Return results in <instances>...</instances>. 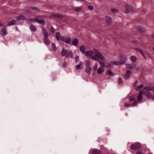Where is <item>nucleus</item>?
I'll use <instances>...</instances> for the list:
<instances>
[{
    "label": "nucleus",
    "instance_id": "nucleus-24",
    "mask_svg": "<svg viewBox=\"0 0 154 154\" xmlns=\"http://www.w3.org/2000/svg\"><path fill=\"white\" fill-rule=\"evenodd\" d=\"M74 11L77 12L82 11V9L80 7H75L73 9Z\"/></svg>",
    "mask_w": 154,
    "mask_h": 154
},
{
    "label": "nucleus",
    "instance_id": "nucleus-10",
    "mask_svg": "<svg viewBox=\"0 0 154 154\" xmlns=\"http://www.w3.org/2000/svg\"><path fill=\"white\" fill-rule=\"evenodd\" d=\"M42 31L44 38H48L49 36V34L47 30L44 28H42Z\"/></svg>",
    "mask_w": 154,
    "mask_h": 154
},
{
    "label": "nucleus",
    "instance_id": "nucleus-32",
    "mask_svg": "<svg viewBox=\"0 0 154 154\" xmlns=\"http://www.w3.org/2000/svg\"><path fill=\"white\" fill-rule=\"evenodd\" d=\"M53 16L54 17H61V15L59 14H53Z\"/></svg>",
    "mask_w": 154,
    "mask_h": 154
},
{
    "label": "nucleus",
    "instance_id": "nucleus-9",
    "mask_svg": "<svg viewBox=\"0 0 154 154\" xmlns=\"http://www.w3.org/2000/svg\"><path fill=\"white\" fill-rule=\"evenodd\" d=\"M105 21L107 25H110L112 22V19L111 17L108 16H106Z\"/></svg>",
    "mask_w": 154,
    "mask_h": 154
},
{
    "label": "nucleus",
    "instance_id": "nucleus-44",
    "mask_svg": "<svg viewBox=\"0 0 154 154\" xmlns=\"http://www.w3.org/2000/svg\"><path fill=\"white\" fill-rule=\"evenodd\" d=\"M137 154H143V153L140 152H138L137 153Z\"/></svg>",
    "mask_w": 154,
    "mask_h": 154
},
{
    "label": "nucleus",
    "instance_id": "nucleus-4",
    "mask_svg": "<svg viewBox=\"0 0 154 154\" xmlns=\"http://www.w3.org/2000/svg\"><path fill=\"white\" fill-rule=\"evenodd\" d=\"M120 60L121 61L120 62L114 61L113 62H112V64L115 65H122L126 63L127 58L124 55H122Z\"/></svg>",
    "mask_w": 154,
    "mask_h": 154
},
{
    "label": "nucleus",
    "instance_id": "nucleus-49",
    "mask_svg": "<svg viewBox=\"0 0 154 154\" xmlns=\"http://www.w3.org/2000/svg\"><path fill=\"white\" fill-rule=\"evenodd\" d=\"M152 90H154V86L153 87V88H152Z\"/></svg>",
    "mask_w": 154,
    "mask_h": 154
},
{
    "label": "nucleus",
    "instance_id": "nucleus-20",
    "mask_svg": "<svg viewBox=\"0 0 154 154\" xmlns=\"http://www.w3.org/2000/svg\"><path fill=\"white\" fill-rule=\"evenodd\" d=\"M29 28L32 31H35L36 29L35 26L32 25L30 26Z\"/></svg>",
    "mask_w": 154,
    "mask_h": 154
},
{
    "label": "nucleus",
    "instance_id": "nucleus-41",
    "mask_svg": "<svg viewBox=\"0 0 154 154\" xmlns=\"http://www.w3.org/2000/svg\"><path fill=\"white\" fill-rule=\"evenodd\" d=\"M81 67V65L80 64L76 65V69L77 70L79 69Z\"/></svg>",
    "mask_w": 154,
    "mask_h": 154
},
{
    "label": "nucleus",
    "instance_id": "nucleus-34",
    "mask_svg": "<svg viewBox=\"0 0 154 154\" xmlns=\"http://www.w3.org/2000/svg\"><path fill=\"white\" fill-rule=\"evenodd\" d=\"M97 63H95L93 67V69L94 71H95L97 69Z\"/></svg>",
    "mask_w": 154,
    "mask_h": 154
},
{
    "label": "nucleus",
    "instance_id": "nucleus-18",
    "mask_svg": "<svg viewBox=\"0 0 154 154\" xmlns=\"http://www.w3.org/2000/svg\"><path fill=\"white\" fill-rule=\"evenodd\" d=\"M60 32H57L55 34V37L57 40H59L60 38Z\"/></svg>",
    "mask_w": 154,
    "mask_h": 154
},
{
    "label": "nucleus",
    "instance_id": "nucleus-38",
    "mask_svg": "<svg viewBox=\"0 0 154 154\" xmlns=\"http://www.w3.org/2000/svg\"><path fill=\"white\" fill-rule=\"evenodd\" d=\"M79 60V56H76L75 59V63H76L78 62Z\"/></svg>",
    "mask_w": 154,
    "mask_h": 154
},
{
    "label": "nucleus",
    "instance_id": "nucleus-21",
    "mask_svg": "<svg viewBox=\"0 0 154 154\" xmlns=\"http://www.w3.org/2000/svg\"><path fill=\"white\" fill-rule=\"evenodd\" d=\"M80 50L82 53H85V48L84 46L83 45L81 46L80 47Z\"/></svg>",
    "mask_w": 154,
    "mask_h": 154
},
{
    "label": "nucleus",
    "instance_id": "nucleus-36",
    "mask_svg": "<svg viewBox=\"0 0 154 154\" xmlns=\"http://www.w3.org/2000/svg\"><path fill=\"white\" fill-rule=\"evenodd\" d=\"M88 8L90 10V11H91L93 10L94 9V7L93 6L91 5H89L88 7Z\"/></svg>",
    "mask_w": 154,
    "mask_h": 154
},
{
    "label": "nucleus",
    "instance_id": "nucleus-37",
    "mask_svg": "<svg viewBox=\"0 0 154 154\" xmlns=\"http://www.w3.org/2000/svg\"><path fill=\"white\" fill-rule=\"evenodd\" d=\"M130 59L133 62H135V56H132L130 57Z\"/></svg>",
    "mask_w": 154,
    "mask_h": 154
},
{
    "label": "nucleus",
    "instance_id": "nucleus-27",
    "mask_svg": "<svg viewBox=\"0 0 154 154\" xmlns=\"http://www.w3.org/2000/svg\"><path fill=\"white\" fill-rule=\"evenodd\" d=\"M99 63L100 64V65L103 67H105V63L103 62H101L100 60H98L97 59V60Z\"/></svg>",
    "mask_w": 154,
    "mask_h": 154
},
{
    "label": "nucleus",
    "instance_id": "nucleus-14",
    "mask_svg": "<svg viewBox=\"0 0 154 154\" xmlns=\"http://www.w3.org/2000/svg\"><path fill=\"white\" fill-rule=\"evenodd\" d=\"M134 66V64H127L126 65V67L127 69H133Z\"/></svg>",
    "mask_w": 154,
    "mask_h": 154
},
{
    "label": "nucleus",
    "instance_id": "nucleus-46",
    "mask_svg": "<svg viewBox=\"0 0 154 154\" xmlns=\"http://www.w3.org/2000/svg\"><path fill=\"white\" fill-rule=\"evenodd\" d=\"M31 9H32L33 10H35V7H34V8L32 7V8H31Z\"/></svg>",
    "mask_w": 154,
    "mask_h": 154
},
{
    "label": "nucleus",
    "instance_id": "nucleus-8",
    "mask_svg": "<svg viewBox=\"0 0 154 154\" xmlns=\"http://www.w3.org/2000/svg\"><path fill=\"white\" fill-rule=\"evenodd\" d=\"M125 13H129L130 11H132V8L129 5H126L125 6Z\"/></svg>",
    "mask_w": 154,
    "mask_h": 154
},
{
    "label": "nucleus",
    "instance_id": "nucleus-3",
    "mask_svg": "<svg viewBox=\"0 0 154 154\" xmlns=\"http://www.w3.org/2000/svg\"><path fill=\"white\" fill-rule=\"evenodd\" d=\"M61 55L62 56H65L66 58H72V57L73 54L72 52L68 50H64L62 48L61 52Z\"/></svg>",
    "mask_w": 154,
    "mask_h": 154
},
{
    "label": "nucleus",
    "instance_id": "nucleus-29",
    "mask_svg": "<svg viewBox=\"0 0 154 154\" xmlns=\"http://www.w3.org/2000/svg\"><path fill=\"white\" fill-rule=\"evenodd\" d=\"M144 89L146 91H151L152 90V88L149 86H147L146 87H144Z\"/></svg>",
    "mask_w": 154,
    "mask_h": 154
},
{
    "label": "nucleus",
    "instance_id": "nucleus-53",
    "mask_svg": "<svg viewBox=\"0 0 154 154\" xmlns=\"http://www.w3.org/2000/svg\"><path fill=\"white\" fill-rule=\"evenodd\" d=\"M153 99L154 100V97H153Z\"/></svg>",
    "mask_w": 154,
    "mask_h": 154
},
{
    "label": "nucleus",
    "instance_id": "nucleus-35",
    "mask_svg": "<svg viewBox=\"0 0 154 154\" xmlns=\"http://www.w3.org/2000/svg\"><path fill=\"white\" fill-rule=\"evenodd\" d=\"M2 31L3 32L4 35H6L7 33L6 30L5 28L2 29Z\"/></svg>",
    "mask_w": 154,
    "mask_h": 154
},
{
    "label": "nucleus",
    "instance_id": "nucleus-22",
    "mask_svg": "<svg viewBox=\"0 0 154 154\" xmlns=\"http://www.w3.org/2000/svg\"><path fill=\"white\" fill-rule=\"evenodd\" d=\"M135 105V101H134L133 103L131 104H129L126 103L125 104V106L126 107H128L131 106H134Z\"/></svg>",
    "mask_w": 154,
    "mask_h": 154
},
{
    "label": "nucleus",
    "instance_id": "nucleus-51",
    "mask_svg": "<svg viewBox=\"0 0 154 154\" xmlns=\"http://www.w3.org/2000/svg\"><path fill=\"white\" fill-rule=\"evenodd\" d=\"M135 105H136V104H137V102H135Z\"/></svg>",
    "mask_w": 154,
    "mask_h": 154
},
{
    "label": "nucleus",
    "instance_id": "nucleus-45",
    "mask_svg": "<svg viewBox=\"0 0 154 154\" xmlns=\"http://www.w3.org/2000/svg\"><path fill=\"white\" fill-rule=\"evenodd\" d=\"M51 30L52 31H53V32H54V29L52 27H51Z\"/></svg>",
    "mask_w": 154,
    "mask_h": 154
},
{
    "label": "nucleus",
    "instance_id": "nucleus-33",
    "mask_svg": "<svg viewBox=\"0 0 154 154\" xmlns=\"http://www.w3.org/2000/svg\"><path fill=\"white\" fill-rule=\"evenodd\" d=\"M119 83L120 85L122 84L123 83V80L121 78H119Z\"/></svg>",
    "mask_w": 154,
    "mask_h": 154
},
{
    "label": "nucleus",
    "instance_id": "nucleus-6",
    "mask_svg": "<svg viewBox=\"0 0 154 154\" xmlns=\"http://www.w3.org/2000/svg\"><path fill=\"white\" fill-rule=\"evenodd\" d=\"M61 39L63 42H65L67 44H70L71 39L70 38L65 36L61 37Z\"/></svg>",
    "mask_w": 154,
    "mask_h": 154
},
{
    "label": "nucleus",
    "instance_id": "nucleus-26",
    "mask_svg": "<svg viewBox=\"0 0 154 154\" xmlns=\"http://www.w3.org/2000/svg\"><path fill=\"white\" fill-rule=\"evenodd\" d=\"M93 154H100V151L99 150L94 149L93 151Z\"/></svg>",
    "mask_w": 154,
    "mask_h": 154
},
{
    "label": "nucleus",
    "instance_id": "nucleus-11",
    "mask_svg": "<svg viewBox=\"0 0 154 154\" xmlns=\"http://www.w3.org/2000/svg\"><path fill=\"white\" fill-rule=\"evenodd\" d=\"M86 67L85 69V72L88 75H89L91 74V67L88 65H86Z\"/></svg>",
    "mask_w": 154,
    "mask_h": 154
},
{
    "label": "nucleus",
    "instance_id": "nucleus-52",
    "mask_svg": "<svg viewBox=\"0 0 154 154\" xmlns=\"http://www.w3.org/2000/svg\"><path fill=\"white\" fill-rule=\"evenodd\" d=\"M87 63H89V62H88V61H87Z\"/></svg>",
    "mask_w": 154,
    "mask_h": 154
},
{
    "label": "nucleus",
    "instance_id": "nucleus-50",
    "mask_svg": "<svg viewBox=\"0 0 154 154\" xmlns=\"http://www.w3.org/2000/svg\"><path fill=\"white\" fill-rule=\"evenodd\" d=\"M152 50L153 51H154V47L153 48Z\"/></svg>",
    "mask_w": 154,
    "mask_h": 154
},
{
    "label": "nucleus",
    "instance_id": "nucleus-19",
    "mask_svg": "<svg viewBox=\"0 0 154 154\" xmlns=\"http://www.w3.org/2000/svg\"><path fill=\"white\" fill-rule=\"evenodd\" d=\"M16 23V21L14 20H12L11 21L8 22L7 25L8 26H9L12 25H14Z\"/></svg>",
    "mask_w": 154,
    "mask_h": 154
},
{
    "label": "nucleus",
    "instance_id": "nucleus-7",
    "mask_svg": "<svg viewBox=\"0 0 154 154\" xmlns=\"http://www.w3.org/2000/svg\"><path fill=\"white\" fill-rule=\"evenodd\" d=\"M132 72L131 71L128 70L127 71L126 73L123 75L124 78L125 79H129L131 76V74Z\"/></svg>",
    "mask_w": 154,
    "mask_h": 154
},
{
    "label": "nucleus",
    "instance_id": "nucleus-2",
    "mask_svg": "<svg viewBox=\"0 0 154 154\" xmlns=\"http://www.w3.org/2000/svg\"><path fill=\"white\" fill-rule=\"evenodd\" d=\"M143 93L144 95L149 97H151L152 96V94L148 91L145 90L143 91H140L139 92L138 96L137 97V103H140L142 100V94Z\"/></svg>",
    "mask_w": 154,
    "mask_h": 154
},
{
    "label": "nucleus",
    "instance_id": "nucleus-43",
    "mask_svg": "<svg viewBox=\"0 0 154 154\" xmlns=\"http://www.w3.org/2000/svg\"><path fill=\"white\" fill-rule=\"evenodd\" d=\"M131 148L132 149H135V145L134 144H132L131 147Z\"/></svg>",
    "mask_w": 154,
    "mask_h": 154
},
{
    "label": "nucleus",
    "instance_id": "nucleus-48",
    "mask_svg": "<svg viewBox=\"0 0 154 154\" xmlns=\"http://www.w3.org/2000/svg\"><path fill=\"white\" fill-rule=\"evenodd\" d=\"M63 65L65 66H66V63L65 62H64V63H63Z\"/></svg>",
    "mask_w": 154,
    "mask_h": 154
},
{
    "label": "nucleus",
    "instance_id": "nucleus-47",
    "mask_svg": "<svg viewBox=\"0 0 154 154\" xmlns=\"http://www.w3.org/2000/svg\"><path fill=\"white\" fill-rule=\"evenodd\" d=\"M152 38H154V34H153L152 36Z\"/></svg>",
    "mask_w": 154,
    "mask_h": 154
},
{
    "label": "nucleus",
    "instance_id": "nucleus-31",
    "mask_svg": "<svg viewBox=\"0 0 154 154\" xmlns=\"http://www.w3.org/2000/svg\"><path fill=\"white\" fill-rule=\"evenodd\" d=\"M143 87V85H141L135 88V89L136 90L138 91V90H140V89H141Z\"/></svg>",
    "mask_w": 154,
    "mask_h": 154
},
{
    "label": "nucleus",
    "instance_id": "nucleus-42",
    "mask_svg": "<svg viewBox=\"0 0 154 154\" xmlns=\"http://www.w3.org/2000/svg\"><path fill=\"white\" fill-rule=\"evenodd\" d=\"M112 65H113L112 62H110V63H108L106 65V66L107 67H109Z\"/></svg>",
    "mask_w": 154,
    "mask_h": 154
},
{
    "label": "nucleus",
    "instance_id": "nucleus-40",
    "mask_svg": "<svg viewBox=\"0 0 154 154\" xmlns=\"http://www.w3.org/2000/svg\"><path fill=\"white\" fill-rule=\"evenodd\" d=\"M129 99L131 101H134L135 100V97L132 96H131L129 98Z\"/></svg>",
    "mask_w": 154,
    "mask_h": 154
},
{
    "label": "nucleus",
    "instance_id": "nucleus-25",
    "mask_svg": "<svg viewBox=\"0 0 154 154\" xmlns=\"http://www.w3.org/2000/svg\"><path fill=\"white\" fill-rule=\"evenodd\" d=\"M106 74L108 75H113V73L111 70L109 69L106 71Z\"/></svg>",
    "mask_w": 154,
    "mask_h": 154
},
{
    "label": "nucleus",
    "instance_id": "nucleus-16",
    "mask_svg": "<svg viewBox=\"0 0 154 154\" xmlns=\"http://www.w3.org/2000/svg\"><path fill=\"white\" fill-rule=\"evenodd\" d=\"M135 51H139L143 57L144 58H146V57L144 54V53L143 51V50H142L141 49H140L138 48H135Z\"/></svg>",
    "mask_w": 154,
    "mask_h": 154
},
{
    "label": "nucleus",
    "instance_id": "nucleus-39",
    "mask_svg": "<svg viewBox=\"0 0 154 154\" xmlns=\"http://www.w3.org/2000/svg\"><path fill=\"white\" fill-rule=\"evenodd\" d=\"M112 12H119L118 10L116 8L112 9Z\"/></svg>",
    "mask_w": 154,
    "mask_h": 154
},
{
    "label": "nucleus",
    "instance_id": "nucleus-15",
    "mask_svg": "<svg viewBox=\"0 0 154 154\" xmlns=\"http://www.w3.org/2000/svg\"><path fill=\"white\" fill-rule=\"evenodd\" d=\"M104 69H103L102 67H100L99 68L97 71V73L98 74H102V73L104 72Z\"/></svg>",
    "mask_w": 154,
    "mask_h": 154
},
{
    "label": "nucleus",
    "instance_id": "nucleus-12",
    "mask_svg": "<svg viewBox=\"0 0 154 154\" xmlns=\"http://www.w3.org/2000/svg\"><path fill=\"white\" fill-rule=\"evenodd\" d=\"M138 30L140 32L142 33H144L146 32V30L141 26L138 27Z\"/></svg>",
    "mask_w": 154,
    "mask_h": 154
},
{
    "label": "nucleus",
    "instance_id": "nucleus-1",
    "mask_svg": "<svg viewBox=\"0 0 154 154\" xmlns=\"http://www.w3.org/2000/svg\"><path fill=\"white\" fill-rule=\"evenodd\" d=\"M85 55L87 57H91V59L94 60H97V58H99L101 61H104V57L100 51L96 49L92 51H89L85 52Z\"/></svg>",
    "mask_w": 154,
    "mask_h": 154
},
{
    "label": "nucleus",
    "instance_id": "nucleus-5",
    "mask_svg": "<svg viewBox=\"0 0 154 154\" xmlns=\"http://www.w3.org/2000/svg\"><path fill=\"white\" fill-rule=\"evenodd\" d=\"M35 22L42 25V26L45 25V21L44 18L41 17L39 16L34 19Z\"/></svg>",
    "mask_w": 154,
    "mask_h": 154
},
{
    "label": "nucleus",
    "instance_id": "nucleus-23",
    "mask_svg": "<svg viewBox=\"0 0 154 154\" xmlns=\"http://www.w3.org/2000/svg\"><path fill=\"white\" fill-rule=\"evenodd\" d=\"M43 41L45 44L46 45H48L49 44V41L48 38H45L43 39Z\"/></svg>",
    "mask_w": 154,
    "mask_h": 154
},
{
    "label": "nucleus",
    "instance_id": "nucleus-28",
    "mask_svg": "<svg viewBox=\"0 0 154 154\" xmlns=\"http://www.w3.org/2000/svg\"><path fill=\"white\" fill-rule=\"evenodd\" d=\"M141 147V145L139 143H135V149H138Z\"/></svg>",
    "mask_w": 154,
    "mask_h": 154
},
{
    "label": "nucleus",
    "instance_id": "nucleus-30",
    "mask_svg": "<svg viewBox=\"0 0 154 154\" xmlns=\"http://www.w3.org/2000/svg\"><path fill=\"white\" fill-rule=\"evenodd\" d=\"M52 49L53 50L55 51L57 50V47H56V46L55 45V44L54 43H52Z\"/></svg>",
    "mask_w": 154,
    "mask_h": 154
},
{
    "label": "nucleus",
    "instance_id": "nucleus-13",
    "mask_svg": "<svg viewBox=\"0 0 154 154\" xmlns=\"http://www.w3.org/2000/svg\"><path fill=\"white\" fill-rule=\"evenodd\" d=\"M25 17L23 15H19L16 17V19L17 20H25Z\"/></svg>",
    "mask_w": 154,
    "mask_h": 154
},
{
    "label": "nucleus",
    "instance_id": "nucleus-17",
    "mask_svg": "<svg viewBox=\"0 0 154 154\" xmlns=\"http://www.w3.org/2000/svg\"><path fill=\"white\" fill-rule=\"evenodd\" d=\"M78 43L79 41L76 38L74 39V40L72 42V44L75 46H77L78 44Z\"/></svg>",
    "mask_w": 154,
    "mask_h": 154
}]
</instances>
